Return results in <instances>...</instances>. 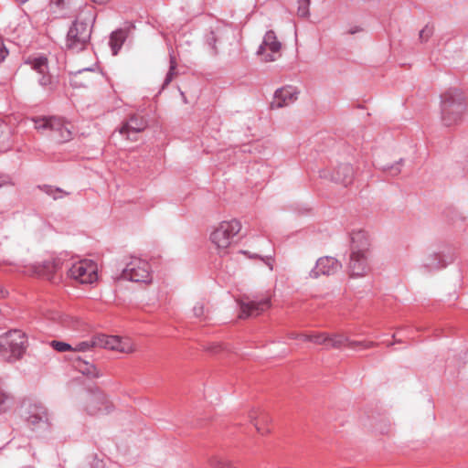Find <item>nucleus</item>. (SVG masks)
I'll return each mask as SVG.
<instances>
[{
    "mask_svg": "<svg viewBox=\"0 0 468 468\" xmlns=\"http://www.w3.org/2000/svg\"><path fill=\"white\" fill-rule=\"evenodd\" d=\"M465 111V97L460 89L450 88L441 95V119L444 126L460 123Z\"/></svg>",
    "mask_w": 468,
    "mask_h": 468,
    "instance_id": "obj_1",
    "label": "nucleus"
},
{
    "mask_svg": "<svg viewBox=\"0 0 468 468\" xmlns=\"http://www.w3.org/2000/svg\"><path fill=\"white\" fill-rule=\"evenodd\" d=\"M27 347V336L21 330H10L0 335V356L5 361L20 359Z\"/></svg>",
    "mask_w": 468,
    "mask_h": 468,
    "instance_id": "obj_2",
    "label": "nucleus"
},
{
    "mask_svg": "<svg viewBox=\"0 0 468 468\" xmlns=\"http://www.w3.org/2000/svg\"><path fill=\"white\" fill-rule=\"evenodd\" d=\"M92 33V25L89 21L77 18L69 27L65 46L67 49L79 53L87 48L90 44Z\"/></svg>",
    "mask_w": 468,
    "mask_h": 468,
    "instance_id": "obj_3",
    "label": "nucleus"
},
{
    "mask_svg": "<svg viewBox=\"0 0 468 468\" xmlns=\"http://www.w3.org/2000/svg\"><path fill=\"white\" fill-rule=\"evenodd\" d=\"M33 121L37 130H49L50 137L57 143H66L72 138L69 123L65 122L61 118L44 117L33 119Z\"/></svg>",
    "mask_w": 468,
    "mask_h": 468,
    "instance_id": "obj_4",
    "label": "nucleus"
},
{
    "mask_svg": "<svg viewBox=\"0 0 468 468\" xmlns=\"http://www.w3.org/2000/svg\"><path fill=\"white\" fill-rule=\"evenodd\" d=\"M22 416L33 431H47L50 427L48 410L40 402L25 404Z\"/></svg>",
    "mask_w": 468,
    "mask_h": 468,
    "instance_id": "obj_5",
    "label": "nucleus"
},
{
    "mask_svg": "<svg viewBox=\"0 0 468 468\" xmlns=\"http://www.w3.org/2000/svg\"><path fill=\"white\" fill-rule=\"evenodd\" d=\"M241 229V224L238 219L222 221L210 234V239L219 250H225L230 245L231 239Z\"/></svg>",
    "mask_w": 468,
    "mask_h": 468,
    "instance_id": "obj_6",
    "label": "nucleus"
},
{
    "mask_svg": "<svg viewBox=\"0 0 468 468\" xmlns=\"http://www.w3.org/2000/svg\"><path fill=\"white\" fill-rule=\"evenodd\" d=\"M122 277L133 282H150L152 281L150 265L146 261L133 258L122 270Z\"/></svg>",
    "mask_w": 468,
    "mask_h": 468,
    "instance_id": "obj_7",
    "label": "nucleus"
},
{
    "mask_svg": "<svg viewBox=\"0 0 468 468\" xmlns=\"http://www.w3.org/2000/svg\"><path fill=\"white\" fill-rule=\"evenodd\" d=\"M67 274L69 278L80 283H92L98 279L97 267L91 261H80L67 265Z\"/></svg>",
    "mask_w": 468,
    "mask_h": 468,
    "instance_id": "obj_8",
    "label": "nucleus"
},
{
    "mask_svg": "<svg viewBox=\"0 0 468 468\" xmlns=\"http://www.w3.org/2000/svg\"><path fill=\"white\" fill-rule=\"evenodd\" d=\"M454 261L451 249H443L426 255L422 261L421 268L427 272H432L446 268Z\"/></svg>",
    "mask_w": 468,
    "mask_h": 468,
    "instance_id": "obj_9",
    "label": "nucleus"
},
{
    "mask_svg": "<svg viewBox=\"0 0 468 468\" xmlns=\"http://www.w3.org/2000/svg\"><path fill=\"white\" fill-rule=\"evenodd\" d=\"M281 48L282 43L278 40L275 32L273 30H268L256 51V55L263 56L262 59L265 62L275 61Z\"/></svg>",
    "mask_w": 468,
    "mask_h": 468,
    "instance_id": "obj_10",
    "label": "nucleus"
},
{
    "mask_svg": "<svg viewBox=\"0 0 468 468\" xmlns=\"http://www.w3.org/2000/svg\"><path fill=\"white\" fill-rule=\"evenodd\" d=\"M240 319L258 316L271 307V299L268 296L262 298L241 300L239 303Z\"/></svg>",
    "mask_w": 468,
    "mask_h": 468,
    "instance_id": "obj_11",
    "label": "nucleus"
},
{
    "mask_svg": "<svg viewBox=\"0 0 468 468\" xmlns=\"http://www.w3.org/2000/svg\"><path fill=\"white\" fill-rule=\"evenodd\" d=\"M342 269V263L331 256H324L316 261L315 266L310 271L309 276L317 279L321 275L330 276Z\"/></svg>",
    "mask_w": 468,
    "mask_h": 468,
    "instance_id": "obj_12",
    "label": "nucleus"
},
{
    "mask_svg": "<svg viewBox=\"0 0 468 468\" xmlns=\"http://www.w3.org/2000/svg\"><path fill=\"white\" fill-rule=\"evenodd\" d=\"M370 254L350 253L347 264L348 274L351 278L366 276L370 271Z\"/></svg>",
    "mask_w": 468,
    "mask_h": 468,
    "instance_id": "obj_13",
    "label": "nucleus"
},
{
    "mask_svg": "<svg viewBox=\"0 0 468 468\" xmlns=\"http://www.w3.org/2000/svg\"><path fill=\"white\" fill-rule=\"evenodd\" d=\"M112 410V405L102 392L96 390L89 395V399L86 404V411L88 414H108Z\"/></svg>",
    "mask_w": 468,
    "mask_h": 468,
    "instance_id": "obj_14",
    "label": "nucleus"
},
{
    "mask_svg": "<svg viewBox=\"0 0 468 468\" xmlns=\"http://www.w3.org/2000/svg\"><path fill=\"white\" fill-rule=\"evenodd\" d=\"M27 64L31 66V69L38 74L37 82L44 88L52 89V77L48 73V58L44 56L37 58H28Z\"/></svg>",
    "mask_w": 468,
    "mask_h": 468,
    "instance_id": "obj_15",
    "label": "nucleus"
},
{
    "mask_svg": "<svg viewBox=\"0 0 468 468\" xmlns=\"http://www.w3.org/2000/svg\"><path fill=\"white\" fill-rule=\"evenodd\" d=\"M95 343L97 347L115 350L120 352H132V347L128 342L122 341L118 335H108L105 334L95 335Z\"/></svg>",
    "mask_w": 468,
    "mask_h": 468,
    "instance_id": "obj_16",
    "label": "nucleus"
},
{
    "mask_svg": "<svg viewBox=\"0 0 468 468\" xmlns=\"http://www.w3.org/2000/svg\"><path fill=\"white\" fill-rule=\"evenodd\" d=\"M297 89L293 86L277 89L271 102V108L280 109L293 103L297 100Z\"/></svg>",
    "mask_w": 468,
    "mask_h": 468,
    "instance_id": "obj_17",
    "label": "nucleus"
},
{
    "mask_svg": "<svg viewBox=\"0 0 468 468\" xmlns=\"http://www.w3.org/2000/svg\"><path fill=\"white\" fill-rule=\"evenodd\" d=\"M347 345L351 349H368L374 347L377 344L372 341H351L343 335H328L327 348H340Z\"/></svg>",
    "mask_w": 468,
    "mask_h": 468,
    "instance_id": "obj_18",
    "label": "nucleus"
},
{
    "mask_svg": "<svg viewBox=\"0 0 468 468\" xmlns=\"http://www.w3.org/2000/svg\"><path fill=\"white\" fill-rule=\"evenodd\" d=\"M370 239L363 229L350 233V253L370 254Z\"/></svg>",
    "mask_w": 468,
    "mask_h": 468,
    "instance_id": "obj_19",
    "label": "nucleus"
},
{
    "mask_svg": "<svg viewBox=\"0 0 468 468\" xmlns=\"http://www.w3.org/2000/svg\"><path fill=\"white\" fill-rule=\"evenodd\" d=\"M148 123L144 117L132 114L129 119L122 125L119 132L125 134L128 139H133L132 135L145 130Z\"/></svg>",
    "mask_w": 468,
    "mask_h": 468,
    "instance_id": "obj_20",
    "label": "nucleus"
},
{
    "mask_svg": "<svg viewBox=\"0 0 468 468\" xmlns=\"http://www.w3.org/2000/svg\"><path fill=\"white\" fill-rule=\"evenodd\" d=\"M354 179V168L350 164H341L332 173L331 180L345 186L350 185Z\"/></svg>",
    "mask_w": 468,
    "mask_h": 468,
    "instance_id": "obj_21",
    "label": "nucleus"
},
{
    "mask_svg": "<svg viewBox=\"0 0 468 468\" xmlns=\"http://www.w3.org/2000/svg\"><path fill=\"white\" fill-rule=\"evenodd\" d=\"M72 360L73 366L81 374L92 378H99L101 376L97 367L80 356L74 355L72 356Z\"/></svg>",
    "mask_w": 468,
    "mask_h": 468,
    "instance_id": "obj_22",
    "label": "nucleus"
},
{
    "mask_svg": "<svg viewBox=\"0 0 468 468\" xmlns=\"http://www.w3.org/2000/svg\"><path fill=\"white\" fill-rule=\"evenodd\" d=\"M127 37V33L125 30L118 29L113 31L111 34L109 45L112 48V55H117L121 48L122 47V44L124 43L125 39Z\"/></svg>",
    "mask_w": 468,
    "mask_h": 468,
    "instance_id": "obj_23",
    "label": "nucleus"
},
{
    "mask_svg": "<svg viewBox=\"0 0 468 468\" xmlns=\"http://www.w3.org/2000/svg\"><path fill=\"white\" fill-rule=\"evenodd\" d=\"M250 419L251 421L254 422V426L258 432L261 434L269 432L268 429H263L261 427V423L263 424L269 421V417L265 412L258 410H253L250 413Z\"/></svg>",
    "mask_w": 468,
    "mask_h": 468,
    "instance_id": "obj_24",
    "label": "nucleus"
},
{
    "mask_svg": "<svg viewBox=\"0 0 468 468\" xmlns=\"http://www.w3.org/2000/svg\"><path fill=\"white\" fill-rule=\"evenodd\" d=\"M403 162H404V160L402 158H400L399 161L395 162L394 164L378 166V168L391 176H397L401 172V166L403 165Z\"/></svg>",
    "mask_w": 468,
    "mask_h": 468,
    "instance_id": "obj_25",
    "label": "nucleus"
},
{
    "mask_svg": "<svg viewBox=\"0 0 468 468\" xmlns=\"http://www.w3.org/2000/svg\"><path fill=\"white\" fill-rule=\"evenodd\" d=\"M38 188L42 190L44 193H46L48 196L52 197L55 200L58 198H61L63 195L67 194L61 188L54 187L49 185L38 186Z\"/></svg>",
    "mask_w": 468,
    "mask_h": 468,
    "instance_id": "obj_26",
    "label": "nucleus"
},
{
    "mask_svg": "<svg viewBox=\"0 0 468 468\" xmlns=\"http://www.w3.org/2000/svg\"><path fill=\"white\" fill-rule=\"evenodd\" d=\"M311 0H297V15L302 18L310 16Z\"/></svg>",
    "mask_w": 468,
    "mask_h": 468,
    "instance_id": "obj_27",
    "label": "nucleus"
},
{
    "mask_svg": "<svg viewBox=\"0 0 468 468\" xmlns=\"http://www.w3.org/2000/svg\"><path fill=\"white\" fill-rule=\"evenodd\" d=\"M48 319L60 324L63 326H69L70 318L68 315L62 314L59 312L52 311L48 314Z\"/></svg>",
    "mask_w": 468,
    "mask_h": 468,
    "instance_id": "obj_28",
    "label": "nucleus"
},
{
    "mask_svg": "<svg viewBox=\"0 0 468 468\" xmlns=\"http://www.w3.org/2000/svg\"><path fill=\"white\" fill-rule=\"evenodd\" d=\"M176 66H177L176 59L175 56L172 53H170L169 70L166 73V76L165 78V80H164V83H163V88L167 86L172 81L174 76L176 75Z\"/></svg>",
    "mask_w": 468,
    "mask_h": 468,
    "instance_id": "obj_29",
    "label": "nucleus"
},
{
    "mask_svg": "<svg viewBox=\"0 0 468 468\" xmlns=\"http://www.w3.org/2000/svg\"><path fill=\"white\" fill-rule=\"evenodd\" d=\"M92 347H97L95 335L90 340L78 343L75 347H72V350L75 352H86Z\"/></svg>",
    "mask_w": 468,
    "mask_h": 468,
    "instance_id": "obj_30",
    "label": "nucleus"
},
{
    "mask_svg": "<svg viewBox=\"0 0 468 468\" xmlns=\"http://www.w3.org/2000/svg\"><path fill=\"white\" fill-rule=\"evenodd\" d=\"M12 404V397L0 388V414L5 412Z\"/></svg>",
    "mask_w": 468,
    "mask_h": 468,
    "instance_id": "obj_31",
    "label": "nucleus"
},
{
    "mask_svg": "<svg viewBox=\"0 0 468 468\" xmlns=\"http://www.w3.org/2000/svg\"><path fill=\"white\" fill-rule=\"evenodd\" d=\"M434 33V27L431 25H426L419 33V40L420 43L427 42Z\"/></svg>",
    "mask_w": 468,
    "mask_h": 468,
    "instance_id": "obj_32",
    "label": "nucleus"
},
{
    "mask_svg": "<svg viewBox=\"0 0 468 468\" xmlns=\"http://www.w3.org/2000/svg\"><path fill=\"white\" fill-rule=\"evenodd\" d=\"M49 345L58 352L72 350V346L69 344L62 341L52 340Z\"/></svg>",
    "mask_w": 468,
    "mask_h": 468,
    "instance_id": "obj_33",
    "label": "nucleus"
},
{
    "mask_svg": "<svg viewBox=\"0 0 468 468\" xmlns=\"http://www.w3.org/2000/svg\"><path fill=\"white\" fill-rule=\"evenodd\" d=\"M328 335L325 333L312 334L311 342L316 345H324L327 347Z\"/></svg>",
    "mask_w": 468,
    "mask_h": 468,
    "instance_id": "obj_34",
    "label": "nucleus"
},
{
    "mask_svg": "<svg viewBox=\"0 0 468 468\" xmlns=\"http://www.w3.org/2000/svg\"><path fill=\"white\" fill-rule=\"evenodd\" d=\"M4 126V124L0 123V152H5L10 147L8 143V134L4 133L2 130Z\"/></svg>",
    "mask_w": 468,
    "mask_h": 468,
    "instance_id": "obj_35",
    "label": "nucleus"
},
{
    "mask_svg": "<svg viewBox=\"0 0 468 468\" xmlns=\"http://www.w3.org/2000/svg\"><path fill=\"white\" fill-rule=\"evenodd\" d=\"M243 253L248 254L250 258H258L259 257L264 262V264H266L269 267L270 271L273 270L274 260H273L272 256L270 255V256H266V257H261L258 254H249L246 251H243Z\"/></svg>",
    "mask_w": 468,
    "mask_h": 468,
    "instance_id": "obj_36",
    "label": "nucleus"
},
{
    "mask_svg": "<svg viewBox=\"0 0 468 468\" xmlns=\"http://www.w3.org/2000/svg\"><path fill=\"white\" fill-rule=\"evenodd\" d=\"M193 313H194V315L197 318H200V319L207 318V316L205 315V306L202 303H197L194 305Z\"/></svg>",
    "mask_w": 468,
    "mask_h": 468,
    "instance_id": "obj_37",
    "label": "nucleus"
},
{
    "mask_svg": "<svg viewBox=\"0 0 468 468\" xmlns=\"http://www.w3.org/2000/svg\"><path fill=\"white\" fill-rule=\"evenodd\" d=\"M44 267L48 271H57L59 268V263L56 260H54L52 261H45Z\"/></svg>",
    "mask_w": 468,
    "mask_h": 468,
    "instance_id": "obj_38",
    "label": "nucleus"
},
{
    "mask_svg": "<svg viewBox=\"0 0 468 468\" xmlns=\"http://www.w3.org/2000/svg\"><path fill=\"white\" fill-rule=\"evenodd\" d=\"M11 177L7 175H0V188L5 186H12Z\"/></svg>",
    "mask_w": 468,
    "mask_h": 468,
    "instance_id": "obj_39",
    "label": "nucleus"
},
{
    "mask_svg": "<svg viewBox=\"0 0 468 468\" xmlns=\"http://www.w3.org/2000/svg\"><path fill=\"white\" fill-rule=\"evenodd\" d=\"M7 55H8L7 48L5 47V45L2 42H0V63L2 61H4V59L6 58Z\"/></svg>",
    "mask_w": 468,
    "mask_h": 468,
    "instance_id": "obj_40",
    "label": "nucleus"
},
{
    "mask_svg": "<svg viewBox=\"0 0 468 468\" xmlns=\"http://www.w3.org/2000/svg\"><path fill=\"white\" fill-rule=\"evenodd\" d=\"M454 216L451 218V221L452 224L456 225L458 220L463 221L464 218L461 216L457 211L452 212Z\"/></svg>",
    "mask_w": 468,
    "mask_h": 468,
    "instance_id": "obj_41",
    "label": "nucleus"
},
{
    "mask_svg": "<svg viewBox=\"0 0 468 468\" xmlns=\"http://www.w3.org/2000/svg\"><path fill=\"white\" fill-rule=\"evenodd\" d=\"M312 334H300L299 335V340L304 341V342H311Z\"/></svg>",
    "mask_w": 468,
    "mask_h": 468,
    "instance_id": "obj_42",
    "label": "nucleus"
},
{
    "mask_svg": "<svg viewBox=\"0 0 468 468\" xmlns=\"http://www.w3.org/2000/svg\"><path fill=\"white\" fill-rule=\"evenodd\" d=\"M361 30H362V28L360 27L355 26L348 30V33L351 35H354L357 32H360Z\"/></svg>",
    "mask_w": 468,
    "mask_h": 468,
    "instance_id": "obj_43",
    "label": "nucleus"
},
{
    "mask_svg": "<svg viewBox=\"0 0 468 468\" xmlns=\"http://www.w3.org/2000/svg\"><path fill=\"white\" fill-rule=\"evenodd\" d=\"M207 41H208V44L214 48L216 40H215V36H214L213 32L210 33V37L207 38Z\"/></svg>",
    "mask_w": 468,
    "mask_h": 468,
    "instance_id": "obj_44",
    "label": "nucleus"
},
{
    "mask_svg": "<svg viewBox=\"0 0 468 468\" xmlns=\"http://www.w3.org/2000/svg\"><path fill=\"white\" fill-rule=\"evenodd\" d=\"M94 468H105L104 463H102V461L97 460L94 462Z\"/></svg>",
    "mask_w": 468,
    "mask_h": 468,
    "instance_id": "obj_45",
    "label": "nucleus"
},
{
    "mask_svg": "<svg viewBox=\"0 0 468 468\" xmlns=\"http://www.w3.org/2000/svg\"><path fill=\"white\" fill-rule=\"evenodd\" d=\"M299 335H300V334H297V333H290V334L288 335V337H289L290 339H299Z\"/></svg>",
    "mask_w": 468,
    "mask_h": 468,
    "instance_id": "obj_46",
    "label": "nucleus"
},
{
    "mask_svg": "<svg viewBox=\"0 0 468 468\" xmlns=\"http://www.w3.org/2000/svg\"><path fill=\"white\" fill-rule=\"evenodd\" d=\"M93 3L95 4H99V5H104L106 4L109 0H91Z\"/></svg>",
    "mask_w": 468,
    "mask_h": 468,
    "instance_id": "obj_47",
    "label": "nucleus"
},
{
    "mask_svg": "<svg viewBox=\"0 0 468 468\" xmlns=\"http://www.w3.org/2000/svg\"><path fill=\"white\" fill-rule=\"evenodd\" d=\"M90 70H91V69H90V68H86V69H82V71H90ZM79 72H81V70H80Z\"/></svg>",
    "mask_w": 468,
    "mask_h": 468,
    "instance_id": "obj_48",
    "label": "nucleus"
},
{
    "mask_svg": "<svg viewBox=\"0 0 468 468\" xmlns=\"http://www.w3.org/2000/svg\"><path fill=\"white\" fill-rule=\"evenodd\" d=\"M222 468H235V467H232V466H230V465H225V466H223Z\"/></svg>",
    "mask_w": 468,
    "mask_h": 468,
    "instance_id": "obj_49",
    "label": "nucleus"
},
{
    "mask_svg": "<svg viewBox=\"0 0 468 468\" xmlns=\"http://www.w3.org/2000/svg\"><path fill=\"white\" fill-rule=\"evenodd\" d=\"M393 345H394V342H392V343H388V346H393Z\"/></svg>",
    "mask_w": 468,
    "mask_h": 468,
    "instance_id": "obj_50",
    "label": "nucleus"
}]
</instances>
